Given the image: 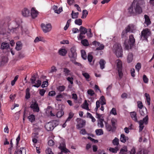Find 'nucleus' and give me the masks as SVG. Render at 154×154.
Segmentation results:
<instances>
[{"label": "nucleus", "instance_id": "obj_13", "mask_svg": "<svg viewBox=\"0 0 154 154\" xmlns=\"http://www.w3.org/2000/svg\"><path fill=\"white\" fill-rule=\"evenodd\" d=\"M52 8L54 10V12L57 14H59L63 11L62 7H60L58 10H57L58 7L55 5H54Z\"/></svg>", "mask_w": 154, "mask_h": 154}, {"label": "nucleus", "instance_id": "obj_52", "mask_svg": "<svg viewBox=\"0 0 154 154\" xmlns=\"http://www.w3.org/2000/svg\"><path fill=\"white\" fill-rule=\"evenodd\" d=\"M120 140L122 142H125V136L124 134H122L121 135Z\"/></svg>", "mask_w": 154, "mask_h": 154}, {"label": "nucleus", "instance_id": "obj_9", "mask_svg": "<svg viewBox=\"0 0 154 154\" xmlns=\"http://www.w3.org/2000/svg\"><path fill=\"white\" fill-rule=\"evenodd\" d=\"M30 107L33 109V111L36 112H38L39 111V109L38 106V104L36 102H34L33 103L31 104Z\"/></svg>", "mask_w": 154, "mask_h": 154}, {"label": "nucleus", "instance_id": "obj_47", "mask_svg": "<svg viewBox=\"0 0 154 154\" xmlns=\"http://www.w3.org/2000/svg\"><path fill=\"white\" fill-rule=\"evenodd\" d=\"M36 82L37 84L34 85L32 86L34 87L38 88L41 85L42 83V82L40 80H38L36 81Z\"/></svg>", "mask_w": 154, "mask_h": 154}, {"label": "nucleus", "instance_id": "obj_50", "mask_svg": "<svg viewBox=\"0 0 154 154\" xmlns=\"http://www.w3.org/2000/svg\"><path fill=\"white\" fill-rule=\"evenodd\" d=\"M18 78V75H17L14 78V79L11 82V85L12 86H13L15 84V83L16 81L17 80Z\"/></svg>", "mask_w": 154, "mask_h": 154}, {"label": "nucleus", "instance_id": "obj_20", "mask_svg": "<svg viewBox=\"0 0 154 154\" xmlns=\"http://www.w3.org/2000/svg\"><path fill=\"white\" fill-rule=\"evenodd\" d=\"M9 47V45L8 43L3 42L2 43L1 48L2 49H7Z\"/></svg>", "mask_w": 154, "mask_h": 154}, {"label": "nucleus", "instance_id": "obj_32", "mask_svg": "<svg viewBox=\"0 0 154 154\" xmlns=\"http://www.w3.org/2000/svg\"><path fill=\"white\" fill-rule=\"evenodd\" d=\"M81 56L84 60H86L87 58V55L85 51L84 50L81 51Z\"/></svg>", "mask_w": 154, "mask_h": 154}, {"label": "nucleus", "instance_id": "obj_19", "mask_svg": "<svg viewBox=\"0 0 154 154\" xmlns=\"http://www.w3.org/2000/svg\"><path fill=\"white\" fill-rule=\"evenodd\" d=\"M69 57L70 59V60L72 62L74 61V60H76L77 59V55L72 54H68Z\"/></svg>", "mask_w": 154, "mask_h": 154}, {"label": "nucleus", "instance_id": "obj_49", "mask_svg": "<svg viewBox=\"0 0 154 154\" xmlns=\"http://www.w3.org/2000/svg\"><path fill=\"white\" fill-rule=\"evenodd\" d=\"M148 151L146 149H144L140 151L137 153V154H148Z\"/></svg>", "mask_w": 154, "mask_h": 154}, {"label": "nucleus", "instance_id": "obj_62", "mask_svg": "<svg viewBox=\"0 0 154 154\" xmlns=\"http://www.w3.org/2000/svg\"><path fill=\"white\" fill-rule=\"evenodd\" d=\"M67 80H68L69 82L71 84H73V78L72 77H68L66 78Z\"/></svg>", "mask_w": 154, "mask_h": 154}, {"label": "nucleus", "instance_id": "obj_53", "mask_svg": "<svg viewBox=\"0 0 154 154\" xmlns=\"http://www.w3.org/2000/svg\"><path fill=\"white\" fill-rule=\"evenodd\" d=\"M103 119H100L99 121V122L98 123V125H100V127L101 128H103L104 126V125L103 123Z\"/></svg>", "mask_w": 154, "mask_h": 154}, {"label": "nucleus", "instance_id": "obj_60", "mask_svg": "<svg viewBox=\"0 0 154 154\" xmlns=\"http://www.w3.org/2000/svg\"><path fill=\"white\" fill-rule=\"evenodd\" d=\"M83 34H80L77 37L78 38L79 40H82L83 38H85V36L83 35Z\"/></svg>", "mask_w": 154, "mask_h": 154}, {"label": "nucleus", "instance_id": "obj_22", "mask_svg": "<svg viewBox=\"0 0 154 154\" xmlns=\"http://www.w3.org/2000/svg\"><path fill=\"white\" fill-rule=\"evenodd\" d=\"M87 29L84 27L81 26L80 27L79 31H80V34H85L87 32Z\"/></svg>", "mask_w": 154, "mask_h": 154}, {"label": "nucleus", "instance_id": "obj_51", "mask_svg": "<svg viewBox=\"0 0 154 154\" xmlns=\"http://www.w3.org/2000/svg\"><path fill=\"white\" fill-rule=\"evenodd\" d=\"M141 64L140 63H138L135 66V68L137 70L138 72H139V70L141 68Z\"/></svg>", "mask_w": 154, "mask_h": 154}, {"label": "nucleus", "instance_id": "obj_4", "mask_svg": "<svg viewBox=\"0 0 154 154\" xmlns=\"http://www.w3.org/2000/svg\"><path fill=\"white\" fill-rule=\"evenodd\" d=\"M149 120V118L148 116L147 115L142 120H140L138 122L139 125V131L140 132L142 131L144 127V124L145 125H146L148 124Z\"/></svg>", "mask_w": 154, "mask_h": 154}, {"label": "nucleus", "instance_id": "obj_55", "mask_svg": "<svg viewBox=\"0 0 154 154\" xmlns=\"http://www.w3.org/2000/svg\"><path fill=\"white\" fill-rule=\"evenodd\" d=\"M82 75L84 76L85 77L87 80H88V79L90 78V75L89 74L87 73L83 72L82 73Z\"/></svg>", "mask_w": 154, "mask_h": 154}, {"label": "nucleus", "instance_id": "obj_24", "mask_svg": "<svg viewBox=\"0 0 154 154\" xmlns=\"http://www.w3.org/2000/svg\"><path fill=\"white\" fill-rule=\"evenodd\" d=\"M105 126L106 130L109 131L114 132L116 130H113L112 127L109 124L106 123V124Z\"/></svg>", "mask_w": 154, "mask_h": 154}, {"label": "nucleus", "instance_id": "obj_46", "mask_svg": "<svg viewBox=\"0 0 154 154\" xmlns=\"http://www.w3.org/2000/svg\"><path fill=\"white\" fill-rule=\"evenodd\" d=\"M20 28V26L19 25L16 27L13 28L12 29H11L10 30V32H15L16 33L18 31V29Z\"/></svg>", "mask_w": 154, "mask_h": 154}, {"label": "nucleus", "instance_id": "obj_11", "mask_svg": "<svg viewBox=\"0 0 154 154\" xmlns=\"http://www.w3.org/2000/svg\"><path fill=\"white\" fill-rule=\"evenodd\" d=\"M38 14V12L35 10L34 8L31 9V15L32 18H35L37 17Z\"/></svg>", "mask_w": 154, "mask_h": 154}, {"label": "nucleus", "instance_id": "obj_54", "mask_svg": "<svg viewBox=\"0 0 154 154\" xmlns=\"http://www.w3.org/2000/svg\"><path fill=\"white\" fill-rule=\"evenodd\" d=\"M51 122L52 124H53V126H54V128L57 126L59 124V122L57 120H53L52 122Z\"/></svg>", "mask_w": 154, "mask_h": 154}, {"label": "nucleus", "instance_id": "obj_38", "mask_svg": "<svg viewBox=\"0 0 154 154\" xmlns=\"http://www.w3.org/2000/svg\"><path fill=\"white\" fill-rule=\"evenodd\" d=\"M119 139L117 137H115L112 140V143L114 145L118 146L119 144Z\"/></svg>", "mask_w": 154, "mask_h": 154}, {"label": "nucleus", "instance_id": "obj_43", "mask_svg": "<svg viewBox=\"0 0 154 154\" xmlns=\"http://www.w3.org/2000/svg\"><path fill=\"white\" fill-rule=\"evenodd\" d=\"M28 119L29 121L31 122H33L35 120V117L34 115L32 114L28 117Z\"/></svg>", "mask_w": 154, "mask_h": 154}, {"label": "nucleus", "instance_id": "obj_2", "mask_svg": "<svg viewBox=\"0 0 154 154\" xmlns=\"http://www.w3.org/2000/svg\"><path fill=\"white\" fill-rule=\"evenodd\" d=\"M151 32L149 29L147 28L143 29L141 32V39L143 40L148 42V38L151 35Z\"/></svg>", "mask_w": 154, "mask_h": 154}, {"label": "nucleus", "instance_id": "obj_7", "mask_svg": "<svg viewBox=\"0 0 154 154\" xmlns=\"http://www.w3.org/2000/svg\"><path fill=\"white\" fill-rule=\"evenodd\" d=\"M117 68L118 74L119 77L121 78L122 77L123 73L122 72V64L121 61H119L117 63Z\"/></svg>", "mask_w": 154, "mask_h": 154}, {"label": "nucleus", "instance_id": "obj_42", "mask_svg": "<svg viewBox=\"0 0 154 154\" xmlns=\"http://www.w3.org/2000/svg\"><path fill=\"white\" fill-rule=\"evenodd\" d=\"M83 105V106H82V108L86 109L87 110H89L88 106V104L86 100L85 101V102L84 103Z\"/></svg>", "mask_w": 154, "mask_h": 154}, {"label": "nucleus", "instance_id": "obj_64", "mask_svg": "<svg viewBox=\"0 0 154 154\" xmlns=\"http://www.w3.org/2000/svg\"><path fill=\"white\" fill-rule=\"evenodd\" d=\"M138 106L140 109H142L143 105L141 102L139 101L138 102Z\"/></svg>", "mask_w": 154, "mask_h": 154}, {"label": "nucleus", "instance_id": "obj_29", "mask_svg": "<svg viewBox=\"0 0 154 154\" xmlns=\"http://www.w3.org/2000/svg\"><path fill=\"white\" fill-rule=\"evenodd\" d=\"M106 63L105 60L102 59L100 60L99 64L100 66V68L101 69H103L104 68V65Z\"/></svg>", "mask_w": 154, "mask_h": 154}, {"label": "nucleus", "instance_id": "obj_59", "mask_svg": "<svg viewBox=\"0 0 154 154\" xmlns=\"http://www.w3.org/2000/svg\"><path fill=\"white\" fill-rule=\"evenodd\" d=\"M45 152L47 154H54V153L52 151L51 149L50 148H48L46 150Z\"/></svg>", "mask_w": 154, "mask_h": 154}, {"label": "nucleus", "instance_id": "obj_40", "mask_svg": "<svg viewBox=\"0 0 154 154\" xmlns=\"http://www.w3.org/2000/svg\"><path fill=\"white\" fill-rule=\"evenodd\" d=\"M66 148V144L65 142L63 141L62 143L60 144L59 146L58 147V148L61 150Z\"/></svg>", "mask_w": 154, "mask_h": 154}, {"label": "nucleus", "instance_id": "obj_10", "mask_svg": "<svg viewBox=\"0 0 154 154\" xmlns=\"http://www.w3.org/2000/svg\"><path fill=\"white\" fill-rule=\"evenodd\" d=\"M22 13L23 16L27 17L29 16L30 12L29 10L26 8H25L22 10Z\"/></svg>", "mask_w": 154, "mask_h": 154}, {"label": "nucleus", "instance_id": "obj_57", "mask_svg": "<svg viewBox=\"0 0 154 154\" xmlns=\"http://www.w3.org/2000/svg\"><path fill=\"white\" fill-rule=\"evenodd\" d=\"M88 94L91 96L94 95L95 93L93 90L91 89H89L87 91Z\"/></svg>", "mask_w": 154, "mask_h": 154}, {"label": "nucleus", "instance_id": "obj_44", "mask_svg": "<svg viewBox=\"0 0 154 154\" xmlns=\"http://www.w3.org/2000/svg\"><path fill=\"white\" fill-rule=\"evenodd\" d=\"M70 71L67 68H63V72L64 73L65 76H67L69 74Z\"/></svg>", "mask_w": 154, "mask_h": 154}, {"label": "nucleus", "instance_id": "obj_17", "mask_svg": "<svg viewBox=\"0 0 154 154\" xmlns=\"http://www.w3.org/2000/svg\"><path fill=\"white\" fill-rule=\"evenodd\" d=\"M139 112L140 114L142 116H144L147 114V111L146 108H143L142 109H139Z\"/></svg>", "mask_w": 154, "mask_h": 154}, {"label": "nucleus", "instance_id": "obj_41", "mask_svg": "<svg viewBox=\"0 0 154 154\" xmlns=\"http://www.w3.org/2000/svg\"><path fill=\"white\" fill-rule=\"evenodd\" d=\"M109 150L111 152L113 153H116L117 151L118 150V149L117 147H116L115 148H113L110 147L109 149Z\"/></svg>", "mask_w": 154, "mask_h": 154}, {"label": "nucleus", "instance_id": "obj_30", "mask_svg": "<svg viewBox=\"0 0 154 154\" xmlns=\"http://www.w3.org/2000/svg\"><path fill=\"white\" fill-rule=\"evenodd\" d=\"M22 44L20 42H18L16 43V46L15 48L16 49L17 51H19L21 49Z\"/></svg>", "mask_w": 154, "mask_h": 154}, {"label": "nucleus", "instance_id": "obj_6", "mask_svg": "<svg viewBox=\"0 0 154 154\" xmlns=\"http://www.w3.org/2000/svg\"><path fill=\"white\" fill-rule=\"evenodd\" d=\"M41 26L43 32L45 33L50 31L51 29L52 26L50 23H48L46 25L44 23H42Z\"/></svg>", "mask_w": 154, "mask_h": 154}, {"label": "nucleus", "instance_id": "obj_45", "mask_svg": "<svg viewBox=\"0 0 154 154\" xmlns=\"http://www.w3.org/2000/svg\"><path fill=\"white\" fill-rule=\"evenodd\" d=\"M57 89L58 91L62 92L65 90V87L64 85L59 86L57 87Z\"/></svg>", "mask_w": 154, "mask_h": 154}, {"label": "nucleus", "instance_id": "obj_61", "mask_svg": "<svg viewBox=\"0 0 154 154\" xmlns=\"http://www.w3.org/2000/svg\"><path fill=\"white\" fill-rule=\"evenodd\" d=\"M48 144L49 146H52L54 144V142L53 140H51L48 141Z\"/></svg>", "mask_w": 154, "mask_h": 154}, {"label": "nucleus", "instance_id": "obj_34", "mask_svg": "<svg viewBox=\"0 0 154 154\" xmlns=\"http://www.w3.org/2000/svg\"><path fill=\"white\" fill-rule=\"evenodd\" d=\"M95 132L97 135H100L103 134V132L102 129H96L95 130Z\"/></svg>", "mask_w": 154, "mask_h": 154}, {"label": "nucleus", "instance_id": "obj_18", "mask_svg": "<svg viewBox=\"0 0 154 154\" xmlns=\"http://www.w3.org/2000/svg\"><path fill=\"white\" fill-rule=\"evenodd\" d=\"M145 96L146 97V102L148 105L150 106V97L149 94L146 93L145 94Z\"/></svg>", "mask_w": 154, "mask_h": 154}, {"label": "nucleus", "instance_id": "obj_35", "mask_svg": "<svg viewBox=\"0 0 154 154\" xmlns=\"http://www.w3.org/2000/svg\"><path fill=\"white\" fill-rule=\"evenodd\" d=\"M81 42L82 44L84 46H88L89 45L88 41L86 39L82 40Z\"/></svg>", "mask_w": 154, "mask_h": 154}, {"label": "nucleus", "instance_id": "obj_63", "mask_svg": "<svg viewBox=\"0 0 154 154\" xmlns=\"http://www.w3.org/2000/svg\"><path fill=\"white\" fill-rule=\"evenodd\" d=\"M110 113L112 114L116 115V108H112V109L111 110Z\"/></svg>", "mask_w": 154, "mask_h": 154}, {"label": "nucleus", "instance_id": "obj_48", "mask_svg": "<svg viewBox=\"0 0 154 154\" xmlns=\"http://www.w3.org/2000/svg\"><path fill=\"white\" fill-rule=\"evenodd\" d=\"M143 82L145 83H147L149 81V79L145 75H144L143 76Z\"/></svg>", "mask_w": 154, "mask_h": 154}, {"label": "nucleus", "instance_id": "obj_33", "mask_svg": "<svg viewBox=\"0 0 154 154\" xmlns=\"http://www.w3.org/2000/svg\"><path fill=\"white\" fill-rule=\"evenodd\" d=\"M63 114L64 112L62 109H61L57 112L56 114V116L57 117L60 118L63 115Z\"/></svg>", "mask_w": 154, "mask_h": 154}, {"label": "nucleus", "instance_id": "obj_31", "mask_svg": "<svg viewBox=\"0 0 154 154\" xmlns=\"http://www.w3.org/2000/svg\"><path fill=\"white\" fill-rule=\"evenodd\" d=\"M30 89L29 88H27L26 91L25 98L28 99L30 98V94L29 93Z\"/></svg>", "mask_w": 154, "mask_h": 154}, {"label": "nucleus", "instance_id": "obj_1", "mask_svg": "<svg viewBox=\"0 0 154 154\" xmlns=\"http://www.w3.org/2000/svg\"><path fill=\"white\" fill-rule=\"evenodd\" d=\"M140 0H134L131 6L128 8V12L131 15L140 14L142 12Z\"/></svg>", "mask_w": 154, "mask_h": 154}, {"label": "nucleus", "instance_id": "obj_15", "mask_svg": "<svg viewBox=\"0 0 154 154\" xmlns=\"http://www.w3.org/2000/svg\"><path fill=\"white\" fill-rule=\"evenodd\" d=\"M145 18V23L147 25V26H149L150 25L151 23V22L149 19V17L146 15H145L144 16Z\"/></svg>", "mask_w": 154, "mask_h": 154}, {"label": "nucleus", "instance_id": "obj_25", "mask_svg": "<svg viewBox=\"0 0 154 154\" xmlns=\"http://www.w3.org/2000/svg\"><path fill=\"white\" fill-rule=\"evenodd\" d=\"M133 55L132 53H129L127 57V61L128 63L131 62L133 59Z\"/></svg>", "mask_w": 154, "mask_h": 154}, {"label": "nucleus", "instance_id": "obj_23", "mask_svg": "<svg viewBox=\"0 0 154 154\" xmlns=\"http://www.w3.org/2000/svg\"><path fill=\"white\" fill-rule=\"evenodd\" d=\"M59 54L62 56H65L67 53V51L65 49H62L58 51Z\"/></svg>", "mask_w": 154, "mask_h": 154}, {"label": "nucleus", "instance_id": "obj_58", "mask_svg": "<svg viewBox=\"0 0 154 154\" xmlns=\"http://www.w3.org/2000/svg\"><path fill=\"white\" fill-rule=\"evenodd\" d=\"M93 57V56L90 54H88V61L91 63L92 62Z\"/></svg>", "mask_w": 154, "mask_h": 154}, {"label": "nucleus", "instance_id": "obj_36", "mask_svg": "<svg viewBox=\"0 0 154 154\" xmlns=\"http://www.w3.org/2000/svg\"><path fill=\"white\" fill-rule=\"evenodd\" d=\"M82 13V14L81 18L82 19L85 18H86L87 15H88V12L86 10H84L83 11Z\"/></svg>", "mask_w": 154, "mask_h": 154}, {"label": "nucleus", "instance_id": "obj_37", "mask_svg": "<svg viewBox=\"0 0 154 154\" xmlns=\"http://www.w3.org/2000/svg\"><path fill=\"white\" fill-rule=\"evenodd\" d=\"M69 54H74L77 55V53L76 52V49L75 47H72L70 49V51L69 52Z\"/></svg>", "mask_w": 154, "mask_h": 154}, {"label": "nucleus", "instance_id": "obj_16", "mask_svg": "<svg viewBox=\"0 0 154 154\" xmlns=\"http://www.w3.org/2000/svg\"><path fill=\"white\" fill-rule=\"evenodd\" d=\"M134 26L132 24H129L126 28V33L128 32H132L134 29Z\"/></svg>", "mask_w": 154, "mask_h": 154}, {"label": "nucleus", "instance_id": "obj_21", "mask_svg": "<svg viewBox=\"0 0 154 154\" xmlns=\"http://www.w3.org/2000/svg\"><path fill=\"white\" fill-rule=\"evenodd\" d=\"M86 123V121L85 120H81V121L79 124H78L77 126L78 127V128L79 129L83 127V126L85 125Z\"/></svg>", "mask_w": 154, "mask_h": 154}, {"label": "nucleus", "instance_id": "obj_14", "mask_svg": "<svg viewBox=\"0 0 154 154\" xmlns=\"http://www.w3.org/2000/svg\"><path fill=\"white\" fill-rule=\"evenodd\" d=\"M131 116L135 122H138V121L136 113L135 112H130Z\"/></svg>", "mask_w": 154, "mask_h": 154}, {"label": "nucleus", "instance_id": "obj_26", "mask_svg": "<svg viewBox=\"0 0 154 154\" xmlns=\"http://www.w3.org/2000/svg\"><path fill=\"white\" fill-rule=\"evenodd\" d=\"M111 122L112 124V130H116V120L114 118H112L111 119Z\"/></svg>", "mask_w": 154, "mask_h": 154}, {"label": "nucleus", "instance_id": "obj_5", "mask_svg": "<svg viewBox=\"0 0 154 154\" xmlns=\"http://www.w3.org/2000/svg\"><path fill=\"white\" fill-rule=\"evenodd\" d=\"M135 42L134 39L133 35H129L128 40V45L126 44V49L129 50L131 49L134 45Z\"/></svg>", "mask_w": 154, "mask_h": 154}, {"label": "nucleus", "instance_id": "obj_39", "mask_svg": "<svg viewBox=\"0 0 154 154\" xmlns=\"http://www.w3.org/2000/svg\"><path fill=\"white\" fill-rule=\"evenodd\" d=\"M82 20L81 19H78L75 20V23L76 25L80 26L82 25Z\"/></svg>", "mask_w": 154, "mask_h": 154}, {"label": "nucleus", "instance_id": "obj_12", "mask_svg": "<svg viewBox=\"0 0 154 154\" xmlns=\"http://www.w3.org/2000/svg\"><path fill=\"white\" fill-rule=\"evenodd\" d=\"M20 134H19L17 137V138L16 140V147H17V149L16 150V151H15L14 154H18V152H19V149H18V147L19 146H18V144L19 141H20Z\"/></svg>", "mask_w": 154, "mask_h": 154}, {"label": "nucleus", "instance_id": "obj_3", "mask_svg": "<svg viewBox=\"0 0 154 154\" xmlns=\"http://www.w3.org/2000/svg\"><path fill=\"white\" fill-rule=\"evenodd\" d=\"M113 51L116 56L118 57H122V51L121 45L119 44L115 45L114 46Z\"/></svg>", "mask_w": 154, "mask_h": 154}, {"label": "nucleus", "instance_id": "obj_56", "mask_svg": "<svg viewBox=\"0 0 154 154\" xmlns=\"http://www.w3.org/2000/svg\"><path fill=\"white\" fill-rule=\"evenodd\" d=\"M30 80L31 81L32 84H35L36 77H35V75L32 76V78L30 79Z\"/></svg>", "mask_w": 154, "mask_h": 154}, {"label": "nucleus", "instance_id": "obj_8", "mask_svg": "<svg viewBox=\"0 0 154 154\" xmlns=\"http://www.w3.org/2000/svg\"><path fill=\"white\" fill-rule=\"evenodd\" d=\"M45 128L47 131H49L53 130L54 128V126L51 122H50L46 124Z\"/></svg>", "mask_w": 154, "mask_h": 154}, {"label": "nucleus", "instance_id": "obj_27", "mask_svg": "<svg viewBox=\"0 0 154 154\" xmlns=\"http://www.w3.org/2000/svg\"><path fill=\"white\" fill-rule=\"evenodd\" d=\"M99 101H100L101 105H103L106 104V100L103 96H101Z\"/></svg>", "mask_w": 154, "mask_h": 154}, {"label": "nucleus", "instance_id": "obj_28", "mask_svg": "<svg viewBox=\"0 0 154 154\" xmlns=\"http://www.w3.org/2000/svg\"><path fill=\"white\" fill-rule=\"evenodd\" d=\"M79 13L78 12H74L73 11H72L71 14V17L72 19H76L78 18Z\"/></svg>", "mask_w": 154, "mask_h": 154}]
</instances>
